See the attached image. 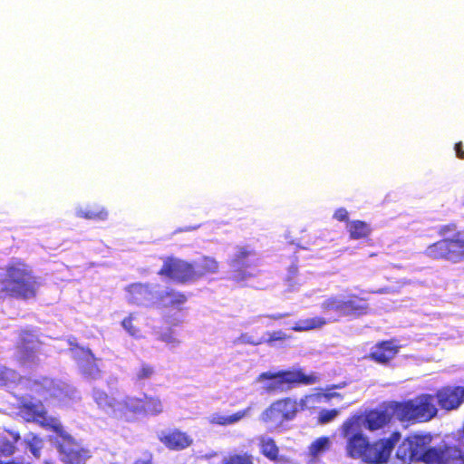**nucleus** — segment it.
<instances>
[{"instance_id":"nucleus-1","label":"nucleus","mask_w":464,"mask_h":464,"mask_svg":"<svg viewBox=\"0 0 464 464\" xmlns=\"http://www.w3.org/2000/svg\"><path fill=\"white\" fill-rule=\"evenodd\" d=\"M361 414L348 417L340 427L341 436L345 440L346 455L366 464H385L400 441L401 434L392 431L389 437L371 441L360 430Z\"/></svg>"},{"instance_id":"nucleus-2","label":"nucleus","mask_w":464,"mask_h":464,"mask_svg":"<svg viewBox=\"0 0 464 464\" xmlns=\"http://www.w3.org/2000/svg\"><path fill=\"white\" fill-rule=\"evenodd\" d=\"M322 312L328 316H322L297 321L291 330L295 332H306L319 329L327 322H337L342 317H359L369 313L370 307L367 299L355 294H349L345 297L342 295H331L320 304Z\"/></svg>"},{"instance_id":"nucleus-3","label":"nucleus","mask_w":464,"mask_h":464,"mask_svg":"<svg viewBox=\"0 0 464 464\" xmlns=\"http://www.w3.org/2000/svg\"><path fill=\"white\" fill-rule=\"evenodd\" d=\"M437 233L441 238L430 244L424 255L451 264L464 262V227L459 229L456 223H449L440 226Z\"/></svg>"},{"instance_id":"nucleus-4","label":"nucleus","mask_w":464,"mask_h":464,"mask_svg":"<svg viewBox=\"0 0 464 464\" xmlns=\"http://www.w3.org/2000/svg\"><path fill=\"white\" fill-rule=\"evenodd\" d=\"M396 420L401 423H421L432 420L438 414L434 395L421 393L412 399L392 401Z\"/></svg>"},{"instance_id":"nucleus-5","label":"nucleus","mask_w":464,"mask_h":464,"mask_svg":"<svg viewBox=\"0 0 464 464\" xmlns=\"http://www.w3.org/2000/svg\"><path fill=\"white\" fill-rule=\"evenodd\" d=\"M163 412V404L157 396L143 393L142 397L125 396L113 411V418L133 422L140 416H156Z\"/></svg>"},{"instance_id":"nucleus-6","label":"nucleus","mask_w":464,"mask_h":464,"mask_svg":"<svg viewBox=\"0 0 464 464\" xmlns=\"http://www.w3.org/2000/svg\"><path fill=\"white\" fill-rule=\"evenodd\" d=\"M258 381H267L264 390L268 393L283 392L300 385H312L319 382L316 372L305 373L302 368L282 370L276 372H265L258 375Z\"/></svg>"},{"instance_id":"nucleus-7","label":"nucleus","mask_w":464,"mask_h":464,"mask_svg":"<svg viewBox=\"0 0 464 464\" xmlns=\"http://www.w3.org/2000/svg\"><path fill=\"white\" fill-rule=\"evenodd\" d=\"M313 395H306L300 401L286 396L271 402L260 414V420L271 429L282 428L286 422L293 420L301 410L306 406L308 399Z\"/></svg>"},{"instance_id":"nucleus-8","label":"nucleus","mask_w":464,"mask_h":464,"mask_svg":"<svg viewBox=\"0 0 464 464\" xmlns=\"http://www.w3.org/2000/svg\"><path fill=\"white\" fill-rule=\"evenodd\" d=\"M43 342L32 329H22L18 332L14 346V356L21 365L39 364Z\"/></svg>"},{"instance_id":"nucleus-9","label":"nucleus","mask_w":464,"mask_h":464,"mask_svg":"<svg viewBox=\"0 0 464 464\" xmlns=\"http://www.w3.org/2000/svg\"><path fill=\"white\" fill-rule=\"evenodd\" d=\"M54 430L59 434L60 440L57 444V450L60 454V459L63 464H86L92 458V451L84 448L79 441L71 435L60 430V427H55Z\"/></svg>"},{"instance_id":"nucleus-10","label":"nucleus","mask_w":464,"mask_h":464,"mask_svg":"<svg viewBox=\"0 0 464 464\" xmlns=\"http://www.w3.org/2000/svg\"><path fill=\"white\" fill-rule=\"evenodd\" d=\"M431 442V436L429 434H413L407 437L398 447L396 457L403 464L410 462H420L428 451Z\"/></svg>"},{"instance_id":"nucleus-11","label":"nucleus","mask_w":464,"mask_h":464,"mask_svg":"<svg viewBox=\"0 0 464 464\" xmlns=\"http://www.w3.org/2000/svg\"><path fill=\"white\" fill-rule=\"evenodd\" d=\"M160 276H165L178 284H188L195 282L194 263L174 256L164 258L162 266L158 272Z\"/></svg>"},{"instance_id":"nucleus-12","label":"nucleus","mask_w":464,"mask_h":464,"mask_svg":"<svg viewBox=\"0 0 464 464\" xmlns=\"http://www.w3.org/2000/svg\"><path fill=\"white\" fill-rule=\"evenodd\" d=\"M393 419L396 420V411L392 401H385L377 408L367 410L361 415L362 426L371 432L384 429Z\"/></svg>"},{"instance_id":"nucleus-13","label":"nucleus","mask_w":464,"mask_h":464,"mask_svg":"<svg viewBox=\"0 0 464 464\" xmlns=\"http://www.w3.org/2000/svg\"><path fill=\"white\" fill-rule=\"evenodd\" d=\"M159 440L169 450L181 451L193 444V438L186 431L178 428L161 431L158 436Z\"/></svg>"},{"instance_id":"nucleus-14","label":"nucleus","mask_w":464,"mask_h":464,"mask_svg":"<svg viewBox=\"0 0 464 464\" xmlns=\"http://www.w3.org/2000/svg\"><path fill=\"white\" fill-rule=\"evenodd\" d=\"M434 397L442 410H456L464 402V387L446 385L437 390Z\"/></svg>"},{"instance_id":"nucleus-15","label":"nucleus","mask_w":464,"mask_h":464,"mask_svg":"<svg viewBox=\"0 0 464 464\" xmlns=\"http://www.w3.org/2000/svg\"><path fill=\"white\" fill-rule=\"evenodd\" d=\"M254 256H256L255 250L248 246H237L236 252L229 261V265L234 268V277L237 280L245 279L250 276L246 270L250 267L249 259Z\"/></svg>"},{"instance_id":"nucleus-16","label":"nucleus","mask_w":464,"mask_h":464,"mask_svg":"<svg viewBox=\"0 0 464 464\" xmlns=\"http://www.w3.org/2000/svg\"><path fill=\"white\" fill-rule=\"evenodd\" d=\"M399 350L400 346L397 345L395 340L381 341L372 348L365 358L380 364H385L397 355Z\"/></svg>"},{"instance_id":"nucleus-17","label":"nucleus","mask_w":464,"mask_h":464,"mask_svg":"<svg viewBox=\"0 0 464 464\" xmlns=\"http://www.w3.org/2000/svg\"><path fill=\"white\" fill-rule=\"evenodd\" d=\"M258 447L260 453L272 462L282 463L286 460L284 456L280 455L279 447L273 438L260 437L258 439Z\"/></svg>"},{"instance_id":"nucleus-18","label":"nucleus","mask_w":464,"mask_h":464,"mask_svg":"<svg viewBox=\"0 0 464 464\" xmlns=\"http://www.w3.org/2000/svg\"><path fill=\"white\" fill-rule=\"evenodd\" d=\"M159 301L164 309L182 310V305L188 301V296L178 290L168 289L159 295Z\"/></svg>"},{"instance_id":"nucleus-19","label":"nucleus","mask_w":464,"mask_h":464,"mask_svg":"<svg viewBox=\"0 0 464 464\" xmlns=\"http://www.w3.org/2000/svg\"><path fill=\"white\" fill-rule=\"evenodd\" d=\"M452 451H454V448L447 445L442 448H429L420 462L425 464H448L450 458L452 456Z\"/></svg>"},{"instance_id":"nucleus-20","label":"nucleus","mask_w":464,"mask_h":464,"mask_svg":"<svg viewBox=\"0 0 464 464\" xmlns=\"http://www.w3.org/2000/svg\"><path fill=\"white\" fill-rule=\"evenodd\" d=\"M126 292L129 302L134 304H141L152 295L150 286L141 283L130 284L126 287Z\"/></svg>"},{"instance_id":"nucleus-21","label":"nucleus","mask_w":464,"mask_h":464,"mask_svg":"<svg viewBox=\"0 0 464 464\" xmlns=\"http://www.w3.org/2000/svg\"><path fill=\"white\" fill-rule=\"evenodd\" d=\"M252 411V407L248 406L244 410L238 411L231 415H222L220 413L212 414L208 421L212 425L229 426L239 422L245 417L248 416Z\"/></svg>"},{"instance_id":"nucleus-22","label":"nucleus","mask_w":464,"mask_h":464,"mask_svg":"<svg viewBox=\"0 0 464 464\" xmlns=\"http://www.w3.org/2000/svg\"><path fill=\"white\" fill-rule=\"evenodd\" d=\"M194 269L196 272L195 281L208 276L216 274L219 269L218 262L211 256H203L200 262L194 263Z\"/></svg>"},{"instance_id":"nucleus-23","label":"nucleus","mask_w":464,"mask_h":464,"mask_svg":"<svg viewBox=\"0 0 464 464\" xmlns=\"http://www.w3.org/2000/svg\"><path fill=\"white\" fill-rule=\"evenodd\" d=\"M92 398L101 410L110 413L113 418V411L117 407L114 398L111 397L106 392L101 389L93 390Z\"/></svg>"},{"instance_id":"nucleus-24","label":"nucleus","mask_w":464,"mask_h":464,"mask_svg":"<svg viewBox=\"0 0 464 464\" xmlns=\"http://www.w3.org/2000/svg\"><path fill=\"white\" fill-rule=\"evenodd\" d=\"M347 230L352 239L367 238L372 233L371 226L362 220H353L348 223Z\"/></svg>"},{"instance_id":"nucleus-25","label":"nucleus","mask_w":464,"mask_h":464,"mask_svg":"<svg viewBox=\"0 0 464 464\" xmlns=\"http://www.w3.org/2000/svg\"><path fill=\"white\" fill-rule=\"evenodd\" d=\"M108 210L103 207L94 206L77 211V217L90 220L103 221L108 218Z\"/></svg>"},{"instance_id":"nucleus-26","label":"nucleus","mask_w":464,"mask_h":464,"mask_svg":"<svg viewBox=\"0 0 464 464\" xmlns=\"http://www.w3.org/2000/svg\"><path fill=\"white\" fill-rule=\"evenodd\" d=\"M84 353L91 357V361L84 362L80 365L82 374L91 380L98 379L101 376V371L95 362V358L90 349L84 350Z\"/></svg>"},{"instance_id":"nucleus-27","label":"nucleus","mask_w":464,"mask_h":464,"mask_svg":"<svg viewBox=\"0 0 464 464\" xmlns=\"http://www.w3.org/2000/svg\"><path fill=\"white\" fill-rule=\"evenodd\" d=\"M331 441L328 437H320L311 443L309 446V453L313 458H316L321 453L328 450Z\"/></svg>"},{"instance_id":"nucleus-28","label":"nucleus","mask_w":464,"mask_h":464,"mask_svg":"<svg viewBox=\"0 0 464 464\" xmlns=\"http://www.w3.org/2000/svg\"><path fill=\"white\" fill-rule=\"evenodd\" d=\"M156 373V369L153 365L141 362L140 366L135 372L134 380L136 382H142L150 379Z\"/></svg>"},{"instance_id":"nucleus-29","label":"nucleus","mask_w":464,"mask_h":464,"mask_svg":"<svg viewBox=\"0 0 464 464\" xmlns=\"http://www.w3.org/2000/svg\"><path fill=\"white\" fill-rule=\"evenodd\" d=\"M135 318L136 317L133 313L130 314L127 317H125L121 321V325L130 336L139 338L141 336V334H140V328L138 326L134 325V324H133Z\"/></svg>"},{"instance_id":"nucleus-30","label":"nucleus","mask_w":464,"mask_h":464,"mask_svg":"<svg viewBox=\"0 0 464 464\" xmlns=\"http://www.w3.org/2000/svg\"><path fill=\"white\" fill-rule=\"evenodd\" d=\"M286 338H288V336L284 332H282V331H275L273 333H270L268 338L266 339V340L260 339V340H257V341H248V343L250 344H252V345H259V344L264 343H266L268 344H272L273 343H275L276 341H284Z\"/></svg>"},{"instance_id":"nucleus-31","label":"nucleus","mask_w":464,"mask_h":464,"mask_svg":"<svg viewBox=\"0 0 464 464\" xmlns=\"http://www.w3.org/2000/svg\"><path fill=\"white\" fill-rule=\"evenodd\" d=\"M223 464H255L250 454H234L229 456Z\"/></svg>"},{"instance_id":"nucleus-32","label":"nucleus","mask_w":464,"mask_h":464,"mask_svg":"<svg viewBox=\"0 0 464 464\" xmlns=\"http://www.w3.org/2000/svg\"><path fill=\"white\" fill-rule=\"evenodd\" d=\"M340 411L337 409L322 410L318 413L317 422L320 424H326L334 420L339 414Z\"/></svg>"},{"instance_id":"nucleus-33","label":"nucleus","mask_w":464,"mask_h":464,"mask_svg":"<svg viewBox=\"0 0 464 464\" xmlns=\"http://www.w3.org/2000/svg\"><path fill=\"white\" fill-rule=\"evenodd\" d=\"M15 375V372L9 368L0 365V386L6 385Z\"/></svg>"},{"instance_id":"nucleus-34","label":"nucleus","mask_w":464,"mask_h":464,"mask_svg":"<svg viewBox=\"0 0 464 464\" xmlns=\"http://www.w3.org/2000/svg\"><path fill=\"white\" fill-rule=\"evenodd\" d=\"M154 454L150 450H143L141 455L136 458L132 464H153Z\"/></svg>"},{"instance_id":"nucleus-35","label":"nucleus","mask_w":464,"mask_h":464,"mask_svg":"<svg viewBox=\"0 0 464 464\" xmlns=\"http://www.w3.org/2000/svg\"><path fill=\"white\" fill-rule=\"evenodd\" d=\"M334 218L341 222H347L349 218V213L344 208H339L334 211Z\"/></svg>"},{"instance_id":"nucleus-36","label":"nucleus","mask_w":464,"mask_h":464,"mask_svg":"<svg viewBox=\"0 0 464 464\" xmlns=\"http://www.w3.org/2000/svg\"><path fill=\"white\" fill-rule=\"evenodd\" d=\"M455 151H456V155L459 159L460 160H464V149H463V144L461 141H459L455 144Z\"/></svg>"},{"instance_id":"nucleus-37","label":"nucleus","mask_w":464,"mask_h":464,"mask_svg":"<svg viewBox=\"0 0 464 464\" xmlns=\"http://www.w3.org/2000/svg\"><path fill=\"white\" fill-rule=\"evenodd\" d=\"M290 314L289 313H285V314H266L265 315V317L270 319V320H273V321H278V320H281L285 317H287L289 316Z\"/></svg>"},{"instance_id":"nucleus-38","label":"nucleus","mask_w":464,"mask_h":464,"mask_svg":"<svg viewBox=\"0 0 464 464\" xmlns=\"http://www.w3.org/2000/svg\"><path fill=\"white\" fill-rule=\"evenodd\" d=\"M322 396L325 399V401H330L333 398H339L343 399V396L338 392H330V391H327V392L323 393Z\"/></svg>"},{"instance_id":"nucleus-39","label":"nucleus","mask_w":464,"mask_h":464,"mask_svg":"<svg viewBox=\"0 0 464 464\" xmlns=\"http://www.w3.org/2000/svg\"><path fill=\"white\" fill-rule=\"evenodd\" d=\"M344 386H345V383L342 382V383L334 384L332 386H329L325 390L326 391H331V390H334V389H341V388H343Z\"/></svg>"}]
</instances>
